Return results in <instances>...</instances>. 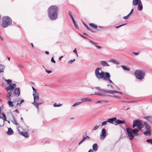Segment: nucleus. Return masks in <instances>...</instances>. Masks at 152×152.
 <instances>
[{"instance_id":"9","label":"nucleus","mask_w":152,"mask_h":152,"mask_svg":"<svg viewBox=\"0 0 152 152\" xmlns=\"http://www.w3.org/2000/svg\"><path fill=\"white\" fill-rule=\"evenodd\" d=\"M13 93L15 96L19 97L20 95V88H15L13 90Z\"/></svg>"},{"instance_id":"22","label":"nucleus","mask_w":152,"mask_h":152,"mask_svg":"<svg viewBox=\"0 0 152 152\" xmlns=\"http://www.w3.org/2000/svg\"><path fill=\"white\" fill-rule=\"evenodd\" d=\"M104 92H106L107 93L114 94V93H115V91L104 89Z\"/></svg>"},{"instance_id":"2","label":"nucleus","mask_w":152,"mask_h":152,"mask_svg":"<svg viewBox=\"0 0 152 152\" xmlns=\"http://www.w3.org/2000/svg\"><path fill=\"white\" fill-rule=\"evenodd\" d=\"M102 68L100 67L96 68L95 71V74L96 77L99 79L102 78L105 81H108L110 83H113L112 81L110 79L111 75L107 72H104L101 71V72H99V70H101Z\"/></svg>"},{"instance_id":"40","label":"nucleus","mask_w":152,"mask_h":152,"mask_svg":"<svg viewBox=\"0 0 152 152\" xmlns=\"http://www.w3.org/2000/svg\"><path fill=\"white\" fill-rule=\"evenodd\" d=\"M68 14H69V15L70 16V17L71 18H72V19H74V18L72 16V12H71V11H69V12H68Z\"/></svg>"},{"instance_id":"52","label":"nucleus","mask_w":152,"mask_h":152,"mask_svg":"<svg viewBox=\"0 0 152 152\" xmlns=\"http://www.w3.org/2000/svg\"><path fill=\"white\" fill-rule=\"evenodd\" d=\"M95 46L98 49H100L102 48L100 46H98V45H95Z\"/></svg>"},{"instance_id":"45","label":"nucleus","mask_w":152,"mask_h":152,"mask_svg":"<svg viewBox=\"0 0 152 152\" xmlns=\"http://www.w3.org/2000/svg\"><path fill=\"white\" fill-rule=\"evenodd\" d=\"M95 95H98V96H102V93H97L96 92H95Z\"/></svg>"},{"instance_id":"61","label":"nucleus","mask_w":152,"mask_h":152,"mask_svg":"<svg viewBox=\"0 0 152 152\" xmlns=\"http://www.w3.org/2000/svg\"><path fill=\"white\" fill-rule=\"evenodd\" d=\"M86 139H90V137L89 136H86V137H85Z\"/></svg>"},{"instance_id":"15","label":"nucleus","mask_w":152,"mask_h":152,"mask_svg":"<svg viewBox=\"0 0 152 152\" xmlns=\"http://www.w3.org/2000/svg\"><path fill=\"white\" fill-rule=\"evenodd\" d=\"M115 122L118 124H123L125 123V121L124 120L121 121L119 119H117L116 118V120L115 121Z\"/></svg>"},{"instance_id":"20","label":"nucleus","mask_w":152,"mask_h":152,"mask_svg":"<svg viewBox=\"0 0 152 152\" xmlns=\"http://www.w3.org/2000/svg\"><path fill=\"white\" fill-rule=\"evenodd\" d=\"M13 133V131L12 129L10 128H8V131L7 132V134L8 135H11Z\"/></svg>"},{"instance_id":"58","label":"nucleus","mask_w":152,"mask_h":152,"mask_svg":"<svg viewBox=\"0 0 152 152\" xmlns=\"http://www.w3.org/2000/svg\"><path fill=\"white\" fill-rule=\"evenodd\" d=\"M83 141L82 140H81L78 143V145H80L83 142Z\"/></svg>"},{"instance_id":"34","label":"nucleus","mask_w":152,"mask_h":152,"mask_svg":"<svg viewBox=\"0 0 152 152\" xmlns=\"http://www.w3.org/2000/svg\"><path fill=\"white\" fill-rule=\"evenodd\" d=\"M32 88L33 90V95L34 96L35 94H38L37 93V91L36 89L35 88H34V87H32Z\"/></svg>"},{"instance_id":"59","label":"nucleus","mask_w":152,"mask_h":152,"mask_svg":"<svg viewBox=\"0 0 152 152\" xmlns=\"http://www.w3.org/2000/svg\"><path fill=\"white\" fill-rule=\"evenodd\" d=\"M90 41L93 44H94V45H96V44H97V43H95V42H93V41H92L91 40H90Z\"/></svg>"},{"instance_id":"27","label":"nucleus","mask_w":152,"mask_h":152,"mask_svg":"<svg viewBox=\"0 0 152 152\" xmlns=\"http://www.w3.org/2000/svg\"><path fill=\"white\" fill-rule=\"evenodd\" d=\"M121 67L125 70L129 71L130 70V68L128 67L125 66L124 65H121Z\"/></svg>"},{"instance_id":"28","label":"nucleus","mask_w":152,"mask_h":152,"mask_svg":"<svg viewBox=\"0 0 152 152\" xmlns=\"http://www.w3.org/2000/svg\"><path fill=\"white\" fill-rule=\"evenodd\" d=\"M12 91H10L8 92L7 96V99L8 100H11L10 96H11Z\"/></svg>"},{"instance_id":"5","label":"nucleus","mask_w":152,"mask_h":152,"mask_svg":"<svg viewBox=\"0 0 152 152\" xmlns=\"http://www.w3.org/2000/svg\"><path fill=\"white\" fill-rule=\"evenodd\" d=\"M5 81L7 82L9 86L5 88V90L8 91H13L16 87V85L15 83H12V80H10L4 79Z\"/></svg>"},{"instance_id":"18","label":"nucleus","mask_w":152,"mask_h":152,"mask_svg":"<svg viewBox=\"0 0 152 152\" xmlns=\"http://www.w3.org/2000/svg\"><path fill=\"white\" fill-rule=\"evenodd\" d=\"M143 124H144L146 130H151V127L150 125L146 122H143Z\"/></svg>"},{"instance_id":"62","label":"nucleus","mask_w":152,"mask_h":152,"mask_svg":"<svg viewBox=\"0 0 152 152\" xmlns=\"http://www.w3.org/2000/svg\"><path fill=\"white\" fill-rule=\"evenodd\" d=\"M98 27L102 29H104V27H102V26H99Z\"/></svg>"},{"instance_id":"44","label":"nucleus","mask_w":152,"mask_h":152,"mask_svg":"<svg viewBox=\"0 0 152 152\" xmlns=\"http://www.w3.org/2000/svg\"><path fill=\"white\" fill-rule=\"evenodd\" d=\"M126 23L124 24H122V25H121L120 26H116L115 27V28H120V27L122 26H123L124 25H126Z\"/></svg>"},{"instance_id":"6","label":"nucleus","mask_w":152,"mask_h":152,"mask_svg":"<svg viewBox=\"0 0 152 152\" xmlns=\"http://www.w3.org/2000/svg\"><path fill=\"white\" fill-rule=\"evenodd\" d=\"M134 75L137 79L141 80L144 77L145 73L144 71L138 70L135 71Z\"/></svg>"},{"instance_id":"31","label":"nucleus","mask_w":152,"mask_h":152,"mask_svg":"<svg viewBox=\"0 0 152 152\" xmlns=\"http://www.w3.org/2000/svg\"><path fill=\"white\" fill-rule=\"evenodd\" d=\"M89 26L91 27H93V28H94L95 29H96L97 28V26L96 25L94 24V23H90L89 24Z\"/></svg>"},{"instance_id":"1","label":"nucleus","mask_w":152,"mask_h":152,"mask_svg":"<svg viewBox=\"0 0 152 152\" xmlns=\"http://www.w3.org/2000/svg\"><path fill=\"white\" fill-rule=\"evenodd\" d=\"M132 128H134L136 126L138 129L136 128L132 129L129 128H127L126 129L128 136L131 140L133 139L134 136L138 135L139 130H141L143 127V122L140 119L134 120Z\"/></svg>"},{"instance_id":"13","label":"nucleus","mask_w":152,"mask_h":152,"mask_svg":"<svg viewBox=\"0 0 152 152\" xmlns=\"http://www.w3.org/2000/svg\"><path fill=\"white\" fill-rule=\"evenodd\" d=\"M116 120V118L114 117L107 119V121L108 123H109L110 124H113L114 122Z\"/></svg>"},{"instance_id":"60","label":"nucleus","mask_w":152,"mask_h":152,"mask_svg":"<svg viewBox=\"0 0 152 152\" xmlns=\"http://www.w3.org/2000/svg\"><path fill=\"white\" fill-rule=\"evenodd\" d=\"M15 112H16V113H19V112L18 110L17 109H16L15 110Z\"/></svg>"},{"instance_id":"24","label":"nucleus","mask_w":152,"mask_h":152,"mask_svg":"<svg viewBox=\"0 0 152 152\" xmlns=\"http://www.w3.org/2000/svg\"><path fill=\"white\" fill-rule=\"evenodd\" d=\"M144 118L146 119L151 123H152V116H146L144 117Z\"/></svg>"},{"instance_id":"3","label":"nucleus","mask_w":152,"mask_h":152,"mask_svg":"<svg viewBox=\"0 0 152 152\" xmlns=\"http://www.w3.org/2000/svg\"><path fill=\"white\" fill-rule=\"evenodd\" d=\"M58 8L56 6H51L48 10V16L51 20H55L58 18Z\"/></svg>"},{"instance_id":"41","label":"nucleus","mask_w":152,"mask_h":152,"mask_svg":"<svg viewBox=\"0 0 152 152\" xmlns=\"http://www.w3.org/2000/svg\"><path fill=\"white\" fill-rule=\"evenodd\" d=\"M107 121H104L102 123V125H101V126H103L107 124Z\"/></svg>"},{"instance_id":"35","label":"nucleus","mask_w":152,"mask_h":152,"mask_svg":"<svg viewBox=\"0 0 152 152\" xmlns=\"http://www.w3.org/2000/svg\"><path fill=\"white\" fill-rule=\"evenodd\" d=\"M81 102H77L76 103H75L74 104H73L72 105V106L73 107H74L77 105H78L80 104L81 103Z\"/></svg>"},{"instance_id":"16","label":"nucleus","mask_w":152,"mask_h":152,"mask_svg":"<svg viewBox=\"0 0 152 152\" xmlns=\"http://www.w3.org/2000/svg\"><path fill=\"white\" fill-rule=\"evenodd\" d=\"M81 103L83 102H90L92 101V99H90L88 98H85L83 99H82L81 100Z\"/></svg>"},{"instance_id":"53","label":"nucleus","mask_w":152,"mask_h":152,"mask_svg":"<svg viewBox=\"0 0 152 152\" xmlns=\"http://www.w3.org/2000/svg\"><path fill=\"white\" fill-rule=\"evenodd\" d=\"M115 93H118V94H122V92H119V91H115Z\"/></svg>"},{"instance_id":"54","label":"nucleus","mask_w":152,"mask_h":152,"mask_svg":"<svg viewBox=\"0 0 152 152\" xmlns=\"http://www.w3.org/2000/svg\"><path fill=\"white\" fill-rule=\"evenodd\" d=\"M102 96H110V95H106L105 94H102Z\"/></svg>"},{"instance_id":"38","label":"nucleus","mask_w":152,"mask_h":152,"mask_svg":"<svg viewBox=\"0 0 152 152\" xmlns=\"http://www.w3.org/2000/svg\"><path fill=\"white\" fill-rule=\"evenodd\" d=\"M95 88L96 89L100 91H102L104 92V89H101L99 87H95Z\"/></svg>"},{"instance_id":"39","label":"nucleus","mask_w":152,"mask_h":152,"mask_svg":"<svg viewBox=\"0 0 152 152\" xmlns=\"http://www.w3.org/2000/svg\"><path fill=\"white\" fill-rule=\"evenodd\" d=\"M100 126V125H96L93 128V130H95L96 129H97Z\"/></svg>"},{"instance_id":"51","label":"nucleus","mask_w":152,"mask_h":152,"mask_svg":"<svg viewBox=\"0 0 152 152\" xmlns=\"http://www.w3.org/2000/svg\"><path fill=\"white\" fill-rule=\"evenodd\" d=\"M75 61V59H74L73 60H71L69 61V64H71L73 62Z\"/></svg>"},{"instance_id":"49","label":"nucleus","mask_w":152,"mask_h":152,"mask_svg":"<svg viewBox=\"0 0 152 152\" xmlns=\"http://www.w3.org/2000/svg\"><path fill=\"white\" fill-rule=\"evenodd\" d=\"M84 23V24L86 26V27L88 30L91 31V30L89 28V27L87 25H86L84 23Z\"/></svg>"},{"instance_id":"30","label":"nucleus","mask_w":152,"mask_h":152,"mask_svg":"<svg viewBox=\"0 0 152 152\" xmlns=\"http://www.w3.org/2000/svg\"><path fill=\"white\" fill-rule=\"evenodd\" d=\"M108 101L107 100H102V101H99L96 102V104L100 103H107Z\"/></svg>"},{"instance_id":"64","label":"nucleus","mask_w":152,"mask_h":152,"mask_svg":"<svg viewBox=\"0 0 152 152\" xmlns=\"http://www.w3.org/2000/svg\"><path fill=\"white\" fill-rule=\"evenodd\" d=\"M45 53L46 54H47V55H48L49 54V53L47 51H46L45 52Z\"/></svg>"},{"instance_id":"8","label":"nucleus","mask_w":152,"mask_h":152,"mask_svg":"<svg viewBox=\"0 0 152 152\" xmlns=\"http://www.w3.org/2000/svg\"><path fill=\"white\" fill-rule=\"evenodd\" d=\"M106 130L105 128H103L100 134V138L101 140L104 139L106 136Z\"/></svg>"},{"instance_id":"19","label":"nucleus","mask_w":152,"mask_h":152,"mask_svg":"<svg viewBox=\"0 0 152 152\" xmlns=\"http://www.w3.org/2000/svg\"><path fill=\"white\" fill-rule=\"evenodd\" d=\"M137 5V8L138 10L139 11L142 10L143 8V6L142 2Z\"/></svg>"},{"instance_id":"46","label":"nucleus","mask_w":152,"mask_h":152,"mask_svg":"<svg viewBox=\"0 0 152 152\" xmlns=\"http://www.w3.org/2000/svg\"><path fill=\"white\" fill-rule=\"evenodd\" d=\"M45 71L48 74H50L52 72L51 70L45 69Z\"/></svg>"},{"instance_id":"37","label":"nucleus","mask_w":152,"mask_h":152,"mask_svg":"<svg viewBox=\"0 0 152 152\" xmlns=\"http://www.w3.org/2000/svg\"><path fill=\"white\" fill-rule=\"evenodd\" d=\"M53 106L54 107H59L62 106V104H58L57 105L56 103H55L53 104Z\"/></svg>"},{"instance_id":"47","label":"nucleus","mask_w":152,"mask_h":152,"mask_svg":"<svg viewBox=\"0 0 152 152\" xmlns=\"http://www.w3.org/2000/svg\"><path fill=\"white\" fill-rule=\"evenodd\" d=\"M134 11V10L133 9H132L130 12V13L128 14V15H129V16L131 15L132 13Z\"/></svg>"},{"instance_id":"10","label":"nucleus","mask_w":152,"mask_h":152,"mask_svg":"<svg viewBox=\"0 0 152 152\" xmlns=\"http://www.w3.org/2000/svg\"><path fill=\"white\" fill-rule=\"evenodd\" d=\"M33 96H34V102L33 103H39V96L38 94H35Z\"/></svg>"},{"instance_id":"21","label":"nucleus","mask_w":152,"mask_h":152,"mask_svg":"<svg viewBox=\"0 0 152 152\" xmlns=\"http://www.w3.org/2000/svg\"><path fill=\"white\" fill-rule=\"evenodd\" d=\"M151 130H146V131L144 132L143 134L145 136H150L151 134Z\"/></svg>"},{"instance_id":"23","label":"nucleus","mask_w":152,"mask_h":152,"mask_svg":"<svg viewBox=\"0 0 152 152\" xmlns=\"http://www.w3.org/2000/svg\"><path fill=\"white\" fill-rule=\"evenodd\" d=\"M93 150L96 151L98 148V146L97 144L96 143H94L93 145L92 146Z\"/></svg>"},{"instance_id":"32","label":"nucleus","mask_w":152,"mask_h":152,"mask_svg":"<svg viewBox=\"0 0 152 152\" xmlns=\"http://www.w3.org/2000/svg\"><path fill=\"white\" fill-rule=\"evenodd\" d=\"M4 68V66L0 65V73L3 72Z\"/></svg>"},{"instance_id":"29","label":"nucleus","mask_w":152,"mask_h":152,"mask_svg":"<svg viewBox=\"0 0 152 152\" xmlns=\"http://www.w3.org/2000/svg\"><path fill=\"white\" fill-rule=\"evenodd\" d=\"M72 20L76 28L77 29H78L79 27L77 25V24L76 22L75 21L74 19H72Z\"/></svg>"},{"instance_id":"57","label":"nucleus","mask_w":152,"mask_h":152,"mask_svg":"<svg viewBox=\"0 0 152 152\" xmlns=\"http://www.w3.org/2000/svg\"><path fill=\"white\" fill-rule=\"evenodd\" d=\"M80 36L82 37L83 38H85V39H87V38L85 37V36H83V35L81 34H80Z\"/></svg>"},{"instance_id":"36","label":"nucleus","mask_w":152,"mask_h":152,"mask_svg":"<svg viewBox=\"0 0 152 152\" xmlns=\"http://www.w3.org/2000/svg\"><path fill=\"white\" fill-rule=\"evenodd\" d=\"M24 102V100H23V99L21 100L20 103H19L18 102L16 104V106H20L21 105V104L22 103H23Z\"/></svg>"},{"instance_id":"43","label":"nucleus","mask_w":152,"mask_h":152,"mask_svg":"<svg viewBox=\"0 0 152 152\" xmlns=\"http://www.w3.org/2000/svg\"><path fill=\"white\" fill-rule=\"evenodd\" d=\"M129 15H126V16H124L123 17V18L125 19V20H127V19H128V18H129Z\"/></svg>"},{"instance_id":"63","label":"nucleus","mask_w":152,"mask_h":152,"mask_svg":"<svg viewBox=\"0 0 152 152\" xmlns=\"http://www.w3.org/2000/svg\"><path fill=\"white\" fill-rule=\"evenodd\" d=\"M93 150L90 149L88 152H93Z\"/></svg>"},{"instance_id":"17","label":"nucleus","mask_w":152,"mask_h":152,"mask_svg":"<svg viewBox=\"0 0 152 152\" xmlns=\"http://www.w3.org/2000/svg\"><path fill=\"white\" fill-rule=\"evenodd\" d=\"M141 2V1L140 0H133L132 4L134 6H136Z\"/></svg>"},{"instance_id":"55","label":"nucleus","mask_w":152,"mask_h":152,"mask_svg":"<svg viewBox=\"0 0 152 152\" xmlns=\"http://www.w3.org/2000/svg\"><path fill=\"white\" fill-rule=\"evenodd\" d=\"M133 53L135 55H137L139 54V52L136 53V52H133Z\"/></svg>"},{"instance_id":"42","label":"nucleus","mask_w":152,"mask_h":152,"mask_svg":"<svg viewBox=\"0 0 152 152\" xmlns=\"http://www.w3.org/2000/svg\"><path fill=\"white\" fill-rule=\"evenodd\" d=\"M146 142L152 144V139H148L147 140Z\"/></svg>"},{"instance_id":"50","label":"nucleus","mask_w":152,"mask_h":152,"mask_svg":"<svg viewBox=\"0 0 152 152\" xmlns=\"http://www.w3.org/2000/svg\"><path fill=\"white\" fill-rule=\"evenodd\" d=\"M51 62L53 63H55L56 62L54 60L53 57L52 58L51 60Z\"/></svg>"},{"instance_id":"14","label":"nucleus","mask_w":152,"mask_h":152,"mask_svg":"<svg viewBox=\"0 0 152 152\" xmlns=\"http://www.w3.org/2000/svg\"><path fill=\"white\" fill-rule=\"evenodd\" d=\"M43 103V102L42 101H40L39 102V103H33L32 104L34 105L35 106V107H36V108L39 111V108L38 105L42 104Z\"/></svg>"},{"instance_id":"25","label":"nucleus","mask_w":152,"mask_h":152,"mask_svg":"<svg viewBox=\"0 0 152 152\" xmlns=\"http://www.w3.org/2000/svg\"><path fill=\"white\" fill-rule=\"evenodd\" d=\"M7 103L9 106L10 107H12L14 106L13 104V102H12L11 101V100H9Z\"/></svg>"},{"instance_id":"48","label":"nucleus","mask_w":152,"mask_h":152,"mask_svg":"<svg viewBox=\"0 0 152 152\" xmlns=\"http://www.w3.org/2000/svg\"><path fill=\"white\" fill-rule=\"evenodd\" d=\"M17 66H18V67L20 68H23V66L20 64H18Z\"/></svg>"},{"instance_id":"26","label":"nucleus","mask_w":152,"mask_h":152,"mask_svg":"<svg viewBox=\"0 0 152 152\" xmlns=\"http://www.w3.org/2000/svg\"><path fill=\"white\" fill-rule=\"evenodd\" d=\"M20 134L21 135L27 138L28 137V134L26 132H21Z\"/></svg>"},{"instance_id":"12","label":"nucleus","mask_w":152,"mask_h":152,"mask_svg":"<svg viewBox=\"0 0 152 152\" xmlns=\"http://www.w3.org/2000/svg\"><path fill=\"white\" fill-rule=\"evenodd\" d=\"M101 65L103 66H109L110 65L107 63V62L104 61H100Z\"/></svg>"},{"instance_id":"56","label":"nucleus","mask_w":152,"mask_h":152,"mask_svg":"<svg viewBox=\"0 0 152 152\" xmlns=\"http://www.w3.org/2000/svg\"><path fill=\"white\" fill-rule=\"evenodd\" d=\"M73 52L75 53H77V50H76V48H75L74 50H73Z\"/></svg>"},{"instance_id":"7","label":"nucleus","mask_w":152,"mask_h":152,"mask_svg":"<svg viewBox=\"0 0 152 152\" xmlns=\"http://www.w3.org/2000/svg\"><path fill=\"white\" fill-rule=\"evenodd\" d=\"M3 116L2 119H0V127H2L4 125L5 121H6V117L5 114L3 113H1Z\"/></svg>"},{"instance_id":"4","label":"nucleus","mask_w":152,"mask_h":152,"mask_svg":"<svg viewBox=\"0 0 152 152\" xmlns=\"http://www.w3.org/2000/svg\"><path fill=\"white\" fill-rule=\"evenodd\" d=\"M12 20L9 17L5 16L2 19V26L4 28H7L12 24Z\"/></svg>"},{"instance_id":"33","label":"nucleus","mask_w":152,"mask_h":152,"mask_svg":"<svg viewBox=\"0 0 152 152\" xmlns=\"http://www.w3.org/2000/svg\"><path fill=\"white\" fill-rule=\"evenodd\" d=\"M110 61L116 64H119V62L116 61L114 59H111Z\"/></svg>"},{"instance_id":"11","label":"nucleus","mask_w":152,"mask_h":152,"mask_svg":"<svg viewBox=\"0 0 152 152\" xmlns=\"http://www.w3.org/2000/svg\"><path fill=\"white\" fill-rule=\"evenodd\" d=\"M11 115L12 117L13 118L12 120H10L14 124L16 125L17 126H18V127H20V124L18 123H17L15 120V117L14 115L12 114H11Z\"/></svg>"}]
</instances>
